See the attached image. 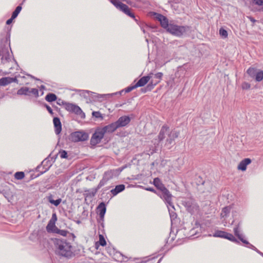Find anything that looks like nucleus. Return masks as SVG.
Here are the masks:
<instances>
[{
    "instance_id": "f257e3e1",
    "label": "nucleus",
    "mask_w": 263,
    "mask_h": 263,
    "mask_svg": "<svg viewBox=\"0 0 263 263\" xmlns=\"http://www.w3.org/2000/svg\"><path fill=\"white\" fill-rule=\"evenodd\" d=\"M178 136V132L171 129L167 125L165 124L161 127L158 136V140L155 139L154 141V144L155 145H158L160 142L165 139V145L171 146L174 143L175 139L177 138ZM168 148H170V147Z\"/></svg>"
},
{
    "instance_id": "f03ea898",
    "label": "nucleus",
    "mask_w": 263,
    "mask_h": 263,
    "mask_svg": "<svg viewBox=\"0 0 263 263\" xmlns=\"http://www.w3.org/2000/svg\"><path fill=\"white\" fill-rule=\"evenodd\" d=\"M57 254L66 258L71 257L73 248L71 243L65 239H56L54 242Z\"/></svg>"
},
{
    "instance_id": "7ed1b4c3",
    "label": "nucleus",
    "mask_w": 263,
    "mask_h": 263,
    "mask_svg": "<svg viewBox=\"0 0 263 263\" xmlns=\"http://www.w3.org/2000/svg\"><path fill=\"white\" fill-rule=\"evenodd\" d=\"M153 184L160 191V192L157 193V195L163 200L165 204L172 206L174 209V205L172 202L173 196L161 182L160 179L158 178H155L153 181Z\"/></svg>"
},
{
    "instance_id": "20e7f679",
    "label": "nucleus",
    "mask_w": 263,
    "mask_h": 263,
    "mask_svg": "<svg viewBox=\"0 0 263 263\" xmlns=\"http://www.w3.org/2000/svg\"><path fill=\"white\" fill-rule=\"evenodd\" d=\"M190 28L187 26H180L174 23H170V27L167 32L177 37H181L184 35L189 31Z\"/></svg>"
},
{
    "instance_id": "39448f33",
    "label": "nucleus",
    "mask_w": 263,
    "mask_h": 263,
    "mask_svg": "<svg viewBox=\"0 0 263 263\" xmlns=\"http://www.w3.org/2000/svg\"><path fill=\"white\" fill-rule=\"evenodd\" d=\"M182 204L185 207L186 210L191 214L198 210V206L195 201L192 198L185 199L182 201Z\"/></svg>"
},
{
    "instance_id": "423d86ee",
    "label": "nucleus",
    "mask_w": 263,
    "mask_h": 263,
    "mask_svg": "<svg viewBox=\"0 0 263 263\" xmlns=\"http://www.w3.org/2000/svg\"><path fill=\"white\" fill-rule=\"evenodd\" d=\"M88 138V135L87 133L82 132L78 131L72 133L69 137V139L74 142L79 141H84Z\"/></svg>"
},
{
    "instance_id": "0eeeda50",
    "label": "nucleus",
    "mask_w": 263,
    "mask_h": 263,
    "mask_svg": "<svg viewBox=\"0 0 263 263\" xmlns=\"http://www.w3.org/2000/svg\"><path fill=\"white\" fill-rule=\"evenodd\" d=\"M215 237H220L228 239L235 243L239 244V241L238 240L233 234L228 232L217 230L215 232L213 235Z\"/></svg>"
},
{
    "instance_id": "6e6552de",
    "label": "nucleus",
    "mask_w": 263,
    "mask_h": 263,
    "mask_svg": "<svg viewBox=\"0 0 263 263\" xmlns=\"http://www.w3.org/2000/svg\"><path fill=\"white\" fill-rule=\"evenodd\" d=\"M104 134L101 128H98L93 134L91 139L90 144L92 146H95L99 143L104 137Z\"/></svg>"
},
{
    "instance_id": "1a4fd4ad",
    "label": "nucleus",
    "mask_w": 263,
    "mask_h": 263,
    "mask_svg": "<svg viewBox=\"0 0 263 263\" xmlns=\"http://www.w3.org/2000/svg\"><path fill=\"white\" fill-rule=\"evenodd\" d=\"M152 16L155 20L160 22L162 28L166 29V31L168 30L170 27V23L168 22L166 17L156 12H152Z\"/></svg>"
},
{
    "instance_id": "9d476101",
    "label": "nucleus",
    "mask_w": 263,
    "mask_h": 263,
    "mask_svg": "<svg viewBox=\"0 0 263 263\" xmlns=\"http://www.w3.org/2000/svg\"><path fill=\"white\" fill-rule=\"evenodd\" d=\"M149 76H151V79H152V80L151 83L147 85V88L149 90H151L153 88L154 86L160 81L163 76V73L160 72L155 74L151 73Z\"/></svg>"
},
{
    "instance_id": "9b49d317",
    "label": "nucleus",
    "mask_w": 263,
    "mask_h": 263,
    "mask_svg": "<svg viewBox=\"0 0 263 263\" xmlns=\"http://www.w3.org/2000/svg\"><path fill=\"white\" fill-rule=\"evenodd\" d=\"M241 225L242 224L241 221L235 225L233 229L234 234L242 243H249V242L244 239L245 236L242 233Z\"/></svg>"
},
{
    "instance_id": "f8f14e48",
    "label": "nucleus",
    "mask_w": 263,
    "mask_h": 263,
    "mask_svg": "<svg viewBox=\"0 0 263 263\" xmlns=\"http://www.w3.org/2000/svg\"><path fill=\"white\" fill-rule=\"evenodd\" d=\"M0 57L3 64L7 63L11 61V55L9 52L8 47H3L0 49Z\"/></svg>"
},
{
    "instance_id": "ddd939ff",
    "label": "nucleus",
    "mask_w": 263,
    "mask_h": 263,
    "mask_svg": "<svg viewBox=\"0 0 263 263\" xmlns=\"http://www.w3.org/2000/svg\"><path fill=\"white\" fill-rule=\"evenodd\" d=\"M131 121V118L128 116H123L120 117L118 120L115 122L118 128L122 127L128 125Z\"/></svg>"
},
{
    "instance_id": "4468645a",
    "label": "nucleus",
    "mask_w": 263,
    "mask_h": 263,
    "mask_svg": "<svg viewBox=\"0 0 263 263\" xmlns=\"http://www.w3.org/2000/svg\"><path fill=\"white\" fill-rule=\"evenodd\" d=\"M118 128L117 125L116 124L115 122H113L111 124H109L106 126H104L102 128H101V130L103 131L104 134L105 133H111L115 132Z\"/></svg>"
},
{
    "instance_id": "2eb2a0df",
    "label": "nucleus",
    "mask_w": 263,
    "mask_h": 263,
    "mask_svg": "<svg viewBox=\"0 0 263 263\" xmlns=\"http://www.w3.org/2000/svg\"><path fill=\"white\" fill-rule=\"evenodd\" d=\"M12 82L17 83V80L15 77H3L0 79V86H5Z\"/></svg>"
},
{
    "instance_id": "dca6fc26",
    "label": "nucleus",
    "mask_w": 263,
    "mask_h": 263,
    "mask_svg": "<svg viewBox=\"0 0 263 263\" xmlns=\"http://www.w3.org/2000/svg\"><path fill=\"white\" fill-rule=\"evenodd\" d=\"M53 122L54 127L55 133L57 135H59L62 130V124L60 120L58 117H54L53 120Z\"/></svg>"
},
{
    "instance_id": "f3484780",
    "label": "nucleus",
    "mask_w": 263,
    "mask_h": 263,
    "mask_svg": "<svg viewBox=\"0 0 263 263\" xmlns=\"http://www.w3.org/2000/svg\"><path fill=\"white\" fill-rule=\"evenodd\" d=\"M97 210L98 211L99 216L101 219L103 220L106 211L105 204L104 202H101L100 203L97 207Z\"/></svg>"
},
{
    "instance_id": "a211bd4d",
    "label": "nucleus",
    "mask_w": 263,
    "mask_h": 263,
    "mask_svg": "<svg viewBox=\"0 0 263 263\" xmlns=\"http://www.w3.org/2000/svg\"><path fill=\"white\" fill-rule=\"evenodd\" d=\"M251 160L250 158H245L242 160L238 165V169L245 171L246 170L247 166L251 163Z\"/></svg>"
},
{
    "instance_id": "6ab92c4d",
    "label": "nucleus",
    "mask_w": 263,
    "mask_h": 263,
    "mask_svg": "<svg viewBox=\"0 0 263 263\" xmlns=\"http://www.w3.org/2000/svg\"><path fill=\"white\" fill-rule=\"evenodd\" d=\"M151 79V76L149 75L144 76L140 78L136 84V87H142L144 86Z\"/></svg>"
},
{
    "instance_id": "aec40b11",
    "label": "nucleus",
    "mask_w": 263,
    "mask_h": 263,
    "mask_svg": "<svg viewBox=\"0 0 263 263\" xmlns=\"http://www.w3.org/2000/svg\"><path fill=\"white\" fill-rule=\"evenodd\" d=\"M117 173V170L106 171L104 173L103 177L105 178V179L108 181L109 180L112 179L114 176H116Z\"/></svg>"
},
{
    "instance_id": "412c9836",
    "label": "nucleus",
    "mask_w": 263,
    "mask_h": 263,
    "mask_svg": "<svg viewBox=\"0 0 263 263\" xmlns=\"http://www.w3.org/2000/svg\"><path fill=\"white\" fill-rule=\"evenodd\" d=\"M125 185L124 184H120L116 185L115 188L111 190L110 192L113 195V196H116L119 193L125 190Z\"/></svg>"
},
{
    "instance_id": "4be33fe9",
    "label": "nucleus",
    "mask_w": 263,
    "mask_h": 263,
    "mask_svg": "<svg viewBox=\"0 0 263 263\" xmlns=\"http://www.w3.org/2000/svg\"><path fill=\"white\" fill-rule=\"evenodd\" d=\"M54 161L55 159H54L53 160H50L48 159V158H46L42 161V164L43 165L44 167L45 168L44 172H46V171L49 170V168L52 166Z\"/></svg>"
},
{
    "instance_id": "5701e85b",
    "label": "nucleus",
    "mask_w": 263,
    "mask_h": 263,
    "mask_svg": "<svg viewBox=\"0 0 263 263\" xmlns=\"http://www.w3.org/2000/svg\"><path fill=\"white\" fill-rule=\"evenodd\" d=\"M120 10L122 11L125 14H126L128 16H130V17L135 18L134 14L131 12L130 9L125 4H124L123 5H122V7H121V8L120 9Z\"/></svg>"
},
{
    "instance_id": "b1692460",
    "label": "nucleus",
    "mask_w": 263,
    "mask_h": 263,
    "mask_svg": "<svg viewBox=\"0 0 263 263\" xmlns=\"http://www.w3.org/2000/svg\"><path fill=\"white\" fill-rule=\"evenodd\" d=\"M30 88L27 87H23L19 89L17 91L18 95L30 96L29 93Z\"/></svg>"
},
{
    "instance_id": "393cba45",
    "label": "nucleus",
    "mask_w": 263,
    "mask_h": 263,
    "mask_svg": "<svg viewBox=\"0 0 263 263\" xmlns=\"http://www.w3.org/2000/svg\"><path fill=\"white\" fill-rule=\"evenodd\" d=\"M56 228H58L55 226V222L52 221V220H50L46 227V229L48 232L52 231L55 232L57 231Z\"/></svg>"
},
{
    "instance_id": "a878e982",
    "label": "nucleus",
    "mask_w": 263,
    "mask_h": 263,
    "mask_svg": "<svg viewBox=\"0 0 263 263\" xmlns=\"http://www.w3.org/2000/svg\"><path fill=\"white\" fill-rule=\"evenodd\" d=\"M48 201L50 203L56 206H58L61 203V202L62 201V199L61 198H59L57 200H54L52 198V195L49 196L48 197Z\"/></svg>"
},
{
    "instance_id": "bb28decb",
    "label": "nucleus",
    "mask_w": 263,
    "mask_h": 263,
    "mask_svg": "<svg viewBox=\"0 0 263 263\" xmlns=\"http://www.w3.org/2000/svg\"><path fill=\"white\" fill-rule=\"evenodd\" d=\"M166 204L167 205V206L168 208V210L169 212L171 219L172 220L175 219L177 217V214L174 211V210H175V208H174V209H173L172 206H170V205H168L167 204Z\"/></svg>"
},
{
    "instance_id": "cd10ccee",
    "label": "nucleus",
    "mask_w": 263,
    "mask_h": 263,
    "mask_svg": "<svg viewBox=\"0 0 263 263\" xmlns=\"http://www.w3.org/2000/svg\"><path fill=\"white\" fill-rule=\"evenodd\" d=\"M57 96L52 93H48L45 97L46 100L49 102L54 101L57 100Z\"/></svg>"
},
{
    "instance_id": "c85d7f7f",
    "label": "nucleus",
    "mask_w": 263,
    "mask_h": 263,
    "mask_svg": "<svg viewBox=\"0 0 263 263\" xmlns=\"http://www.w3.org/2000/svg\"><path fill=\"white\" fill-rule=\"evenodd\" d=\"M231 212V208L229 206H226L222 209L221 213V217L222 218H225L228 216V215Z\"/></svg>"
},
{
    "instance_id": "c756f323",
    "label": "nucleus",
    "mask_w": 263,
    "mask_h": 263,
    "mask_svg": "<svg viewBox=\"0 0 263 263\" xmlns=\"http://www.w3.org/2000/svg\"><path fill=\"white\" fill-rule=\"evenodd\" d=\"M257 72V70L256 68L253 67H250L247 71V73L251 78H254Z\"/></svg>"
},
{
    "instance_id": "7c9ffc66",
    "label": "nucleus",
    "mask_w": 263,
    "mask_h": 263,
    "mask_svg": "<svg viewBox=\"0 0 263 263\" xmlns=\"http://www.w3.org/2000/svg\"><path fill=\"white\" fill-rule=\"evenodd\" d=\"M72 112L75 113L76 114L78 115H81V114H83L84 116V113L82 111L81 108L78 106V105H76L74 104V106L73 107V110L72 111Z\"/></svg>"
},
{
    "instance_id": "2f4dec72",
    "label": "nucleus",
    "mask_w": 263,
    "mask_h": 263,
    "mask_svg": "<svg viewBox=\"0 0 263 263\" xmlns=\"http://www.w3.org/2000/svg\"><path fill=\"white\" fill-rule=\"evenodd\" d=\"M254 78L257 82L262 81L263 80V71L258 70Z\"/></svg>"
},
{
    "instance_id": "473e14b6",
    "label": "nucleus",
    "mask_w": 263,
    "mask_h": 263,
    "mask_svg": "<svg viewBox=\"0 0 263 263\" xmlns=\"http://www.w3.org/2000/svg\"><path fill=\"white\" fill-rule=\"evenodd\" d=\"M22 8L21 5L18 6L15 9V10L13 12L12 14V18H15L18 14L20 13V11H21Z\"/></svg>"
},
{
    "instance_id": "72a5a7b5",
    "label": "nucleus",
    "mask_w": 263,
    "mask_h": 263,
    "mask_svg": "<svg viewBox=\"0 0 263 263\" xmlns=\"http://www.w3.org/2000/svg\"><path fill=\"white\" fill-rule=\"evenodd\" d=\"M110 2L118 9L120 10L121 7H122V5L124 4L121 3L118 0H111Z\"/></svg>"
},
{
    "instance_id": "f704fd0d",
    "label": "nucleus",
    "mask_w": 263,
    "mask_h": 263,
    "mask_svg": "<svg viewBox=\"0 0 263 263\" xmlns=\"http://www.w3.org/2000/svg\"><path fill=\"white\" fill-rule=\"evenodd\" d=\"M15 178L17 180H21L25 177L24 173L23 172H17L14 174Z\"/></svg>"
},
{
    "instance_id": "c9c22d12",
    "label": "nucleus",
    "mask_w": 263,
    "mask_h": 263,
    "mask_svg": "<svg viewBox=\"0 0 263 263\" xmlns=\"http://www.w3.org/2000/svg\"><path fill=\"white\" fill-rule=\"evenodd\" d=\"M253 3L255 5L260 6L261 7L259 10L263 12V0H253Z\"/></svg>"
},
{
    "instance_id": "e433bc0d",
    "label": "nucleus",
    "mask_w": 263,
    "mask_h": 263,
    "mask_svg": "<svg viewBox=\"0 0 263 263\" xmlns=\"http://www.w3.org/2000/svg\"><path fill=\"white\" fill-rule=\"evenodd\" d=\"M29 93L30 95L31 93L33 95L35 98L39 97V90L36 88H30Z\"/></svg>"
},
{
    "instance_id": "4c0bfd02",
    "label": "nucleus",
    "mask_w": 263,
    "mask_h": 263,
    "mask_svg": "<svg viewBox=\"0 0 263 263\" xmlns=\"http://www.w3.org/2000/svg\"><path fill=\"white\" fill-rule=\"evenodd\" d=\"M74 104L69 103H65V109L69 111L72 112L73 110V107L74 106Z\"/></svg>"
},
{
    "instance_id": "58836bf2",
    "label": "nucleus",
    "mask_w": 263,
    "mask_h": 263,
    "mask_svg": "<svg viewBox=\"0 0 263 263\" xmlns=\"http://www.w3.org/2000/svg\"><path fill=\"white\" fill-rule=\"evenodd\" d=\"M99 244L102 246H105L106 245V242L104 236L102 235H99Z\"/></svg>"
},
{
    "instance_id": "ea45409f",
    "label": "nucleus",
    "mask_w": 263,
    "mask_h": 263,
    "mask_svg": "<svg viewBox=\"0 0 263 263\" xmlns=\"http://www.w3.org/2000/svg\"><path fill=\"white\" fill-rule=\"evenodd\" d=\"M107 181H108L106 179H105L104 177H103L102 179L100 181L99 183L98 184L97 187V189L99 190L101 187L104 186Z\"/></svg>"
},
{
    "instance_id": "a19ab883",
    "label": "nucleus",
    "mask_w": 263,
    "mask_h": 263,
    "mask_svg": "<svg viewBox=\"0 0 263 263\" xmlns=\"http://www.w3.org/2000/svg\"><path fill=\"white\" fill-rule=\"evenodd\" d=\"M57 231L55 233L59 234L62 236H65L68 233V231L63 230H60L58 228H56Z\"/></svg>"
},
{
    "instance_id": "79ce46f5",
    "label": "nucleus",
    "mask_w": 263,
    "mask_h": 263,
    "mask_svg": "<svg viewBox=\"0 0 263 263\" xmlns=\"http://www.w3.org/2000/svg\"><path fill=\"white\" fill-rule=\"evenodd\" d=\"M250 87L251 85L248 82H244L242 83L241 87L242 89L248 90L250 88Z\"/></svg>"
},
{
    "instance_id": "37998d69",
    "label": "nucleus",
    "mask_w": 263,
    "mask_h": 263,
    "mask_svg": "<svg viewBox=\"0 0 263 263\" xmlns=\"http://www.w3.org/2000/svg\"><path fill=\"white\" fill-rule=\"evenodd\" d=\"M219 34L220 35L223 37H227V36H228V32L227 31L223 29V28H220V30H219Z\"/></svg>"
},
{
    "instance_id": "c03bdc74",
    "label": "nucleus",
    "mask_w": 263,
    "mask_h": 263,
    "mask_svg": "<svg viewBox=\"0 0 263 263\" xmlns=\"http://www.w3.org/2000/svg\"><path fill=\"white\" fill-rule=\"evenodd\" d=\"M92 115L93 117H95L96 118L103 119L102 114L99 111H93L92 113Z\"/></svg>"
},
{
    "instance_id": "a18cd8bd",
    "label": "nucleus",
    "mask_w": 263,
    "mask_h": 263,
    "mask_svg": "<svg viewBox=\"0 0 263 263\" xmlns=\"http://www.w3.org/2000/svg\"><path fill=\"white\" fill-rule=\"evenodd\" d=\"M59 153L61 158H67L68 157L67 152L64 150L60 151Z\"/></svg>"
},
{
    "instance_id": "49530a36",
    "label": "nucleus",
    "mask_w": 263,
    "mask_h": 263,
    "mask_svg": "<svg viewBox=\"0 0 263 263\" xmlns=\"http://www.w3.org/2000/svg\"><path fill=\"white\" fill-rule=\"evenodd\" d=\"M136 88H137V87H136V84H135L133 86L127 87L126 88H125V91L126 92H129L131 91H132L133 89H134Z\"/></svg>"
},
{
    "instance_id": "de8ad7c7",
    "label": "nucleus",
    "mask_w": 263,
    "mask_h": 263,
    "mask_svg": "<svg viewBox=\"0 0 263 263\" xmlns=\"http://www.w3.org/2000/svg\"><path fill=\"white\" fill-rule=\"evenodd\" d=\"M44 106L46 107V109H47V110L48 111V112L51 115H53V111H52V109H51V108L48 106V105L47 104H45Z\"/></svg>"
},
{
    "instance_id": "09e8293b",
    "label": "nucleus",
    "mask_w": 263,
    "mask_h": 263,
    "mask_svg": "<svg viewBox=\"0 0 263 263\" xmlns=\"http://www.w3.org/2000/svg\"><path fill=\"white\" fill-rule=\"evenodd\" d=\"M126 3L130 5V6H133V7H137V5L135 3L133 2V1H130V0H127L126 1Z\"/></svg>"
},
{
    "instance_id": "8fccbe9b",
    "label": "nucleus",
    "mask_w": 263,
    "mask_h": 263,
    "mask_svg": "<svg viewBox=\"0 0 263 263\" xmlns=\"http://www.w3.org/2000/svg\"><path fill=\"white\" fill-rule=\"evenodd\" d=\"M126 3L130 5V6H133V7H137V5L135 3L133 2V1H130V0H127L126 1Z\"/></svg>"
},
{
    "instance_id": "3c124183",
    "label": "nucleus",
    "mask_w": 263,
    "mask_h": 263,
    "mask_svg": "<svg viewBox=\"0 0 263 263\" xmlns=\"http://www.w3.org/2000/svg\"><path fill=\"white\" fill-rule=\"evenodd\" d=\"M246 244L248 245L247 246L248 248H249L253 250H254L255 249L256 250V248L255 246H254L253 245L250 243L249 242V243H246Z\"/></svg>"
},
{
    "instance_id": "603ef678",
    "label": "nucleus",
    "mask_w": 263,
    "mask_h": 263,
    "mask_svg": "<svg viewBox=\"0 0 263 263\" xmlns=\"http://www.w3.org/2000/svg\"><path fill=\"white\" fill-rule=\"evenodd\" d=\"M145 190L146 191H151V192H152L153 193H155V194H157V193H159L158 192H157L155 189H154L152 187H147L145 189Z\"/></svg>"
},
{
    "instance_id": "864d4df0",
    "label": "nucleus",
    "mask_w": 263,
    "mask_h": 263,
    "mask_svg": "<svg viewBox=\"0 0 263 263\" xmlns=\"http://www.w3.org/2000/svg\"><path fill=\"white\" fill-rule=\"evenodd\" d=\"M57 220V217L55 213H53L52 215V218L50 220H52V221H54V222Z\"/></svg>"
},
{
    "instance_id": "5fc2aeb1",
    "label": "nucleus",
    "mask_w": 263,
    "mask_h": 263,
    "mask_svg": "<svg viewBox=\"0 0 263 263\" xmlns=\"http://www.w3.org/2000/svg\"><path fill=\"white\" fill-rule=\"evenodd\" d=\"M14 18H12V16L11 15V17L10 18L8 19L7 22H6V24L7 25H10V24L12 23L13 20H14Z\"/></svg>"
},
{
    "instance_id": "6e6d98bb",
    "label": "nucleus",
    "mask_w": 263,
    "mask_h": 263,
    "mask_svg": "<svg viewBox=\"0 0 263 263\" xmlns=\"http://www.w3.org/2000/svg\"><path fill=\"white\" fill-rule=\"evenodd\" d=\"M99 190V189H97V187H96L95 189L93 190V191H92V192L90 193L91 195L92 196H94L97 193V191Z\"/></svg>"
},
{
    "instance_id": "4d7b16f0",
    "label": "nucleus",
    "mask_w": 263,
    "mask_h": 263,
    "mask_svg": "<svg viewBox=\"0 0 263 263\" xmlns=\"http://www.w3.org/2000/svg\"><path fill=\"white\" fill-rule=\"evenodd\" d=\"M254 251H256L259 254H261V252H260L259 250H258L257 248H256V250L255 249Z\"/></svg>"
},
{
    "instance_id": "13d9d810",
    "label": "nucleus",
    "mask_w": 263,
    "mask_h": 263,
    "mask_svg": "<svg viewBox=\"0 0 263 263\" xmlns=\"http://www.w3.org/2000/svg\"><path fill=\"white\" fill-rule=\"evenodd\" d=\"M254 251H256L259 254H261V252H260L259 250H258L257 248H256V250L255 249Z\"/></svg>"
},
{
    "instance_id": "bf43d9fd",
    "label": "nucleus",
    "mask_w": 263,
    "mask_h": 263,
    "mask_svg": "<svg viewBox=\"0 0 263 263\" xmlns=\"http://www.w3.org/2000/svg\"><path fill=\"white\" fill-rule=\"evenodd\" d=\"M120 255H121L122 256V260H121V261H125V260H124V258H126L127 257H125V256H123L122 255V254H121V253H120Z\"/></svg>"
},
{
    "instance_id": "052dcab7",
    "label": "nucleus",
    "mask_w": 263,
    "mask_h": 263,
    "mask_svg": "<svg viewBox=\"0 0 263 263\" xmlns=\"http://www.w3.org/2000/svg\"><path fill=\"white\" fill-rule=\"evenodd\" d=\"M125 167H126V166H123V167H121V168H119V170L120 172H121V171H123V170L124 168H125Z\"/></svg>"
},
{
    "instance_id": "680f3d73",
    "label": "nucleus",
    "mask_w": 263,
    "mask_h": 263,
    "mask_svg": "<svg viewBox=\"0 0 263 263\" xmlns=\"http://www.w3.org/2000/svg\"><path fill=\"white\" fill-rule=\"evenodd\" d=\"M250 21L252 22H255L256 21L252 17H250Z\"/></svg>"
},
{
    "instance_id": "e2e57ef3",
    "label": "nucleus",
    "mask_w": 263,
    "mask_h": 263,
    "mask_svg": "<svg viewBox=\"0 0 263 263\" xmlns=\"http://www.w3.org/2000/svg\"><path fill=\"white\" fill-rule=\"evenodd\" d=\"M28 76H30V77L31 78H32V79H34L37 80V79L35 78V77H33V76H31V75L29 74Z\"/></svg>"
},
{
    "instance_id": "0e129e2a",
    "label": "nucleus",
    "mask_w": 263,
    "mask_h": 263,
    "mask_svg": "<svg viewBox=\"0 0 263 263\" xmlns=\"http://www.w3.org/2000/svg\"><path fill=\"white\" fill-rule=\"evenodd\" d=\"M41 89H44L45 88V86L44 85H41Z\"/></svg>"
},
{
    "instance_id": "69168bd1",
    "label": "nucleus",
    "mask_w": 263,
    "mask_h": 263,
    "mask_svg": "<svg viewBox=\"0 0 263 263\" xmlns=\"http://www.w3.org/2000/svg\"><path fill=\"white\" fill-rule=\"evenodd\" d=\"M141 29L142 30V31H143V32L144 33H145V30H144V29H143L142 28H141Z\"/></svg>"
},
{
    "instance_id": "338daca9",
    "label": "nucleus",
    "mask_w": 263,
    "mask_h": 263,
    "mask_svg": "<svg viewBox=\"0 0 263 263\" xmlns=\"http://www.w3.org/2000/svg\"><path fill=\"white\" fill-rule=\"evenodd\" d=\"M122 105H120V104H118V105H117V106H121Z\"/></svg>"
},
{
    "instance_id": "774afa93",
    "label": "nucleus",
    "mask_w": 263,
    "mask_h": 263,
    "mask_svg": "<svg viewBox=\"0 0 263 263\" xmlns=\"http://www.w3.org/2000/svg\"><path fill=\"white\" fill-rule=\"evenodd\" d=\"M260 255L263 257V253L261 252V254Z\"/></svg>"
}]
</instances>
